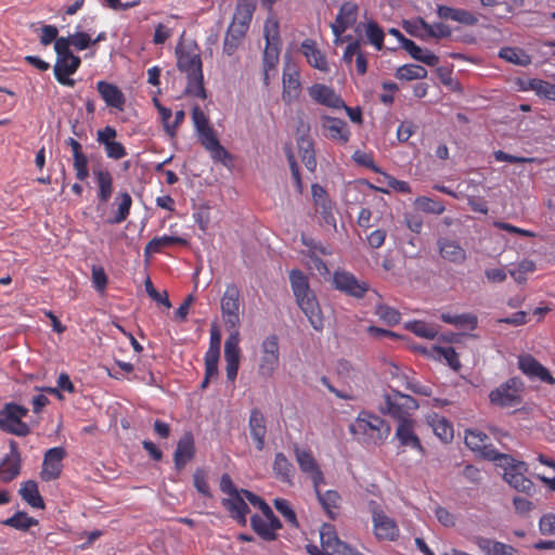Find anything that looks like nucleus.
<instances>
[{"label":"nucleus","instance_id":"nucleus-38","mask_svg":"<svg viewBox=\"0 0 555 555\" xmlns=\"http://www.w3.org/2000/svg\"><path fill=\"white\" fill-rule=\"evenodd\" d=\"M402 48L414 60L422 62L428 66H436L439 63V57L427 49L418 47L413 40L404 39Z\"/></svg>","mask_w":555,"mask_h":555},{"label":"nucleus","instance_id":"nucleus-60","mask_svg":"<svg viewBox=\"0 0 555 555\" xmlns=\"http://www.w3.org/2000/svg\"><path fill=\"white\" fill-rule=\"evenodd\" d=\"M266 44H280L279 22L268 18L263 28Z\"/></svg>","mask_w":555,"mask_h":555},{"label":"nucleus","instance_id":"nucleus-26","mask_svg":"<svg viewBox=\"0 0 555 555\" xmlns=\"http://www.w3.org/2000/svg\"><path fill=\"white\" fill-rule=\"evenodd\" d=\"M195 456V444L192 433L186 431L179 439L176 451L173 453V463L177 470L184 469L186 464Z\"/></svg>","mask_w":555,"mask_h":555},{"label":"nucleus","instance_id":"nucleus-20","mask_svg":"<svg viewBox=\"0 0 555 555\" xmlns=\"http://www.w3.org/2000/svg\"><path fill=\"white\" fill-rule=\"evenodd\" d=\"M198 140L214 162L228 165L232 160L231 154L221 145L212 128L198 132Z\"/></svg>","mask_w":555,"mask_h":555},{"label":"nucleus","instance_id":"nucleus-49","mask_svg":"<svg viewBox=\"0 0 555 555\" xmlns=\"http://www.w3.org/2000/svg\"><path fill=\"white\" fill-rule=\"evenodd\" d=\"M116 203L118 204L117 212L109 220V223H121L128 218L132 206V198L129 193L122 192L116 196Z\"/></svg>","mask_w":555,"mask_h":555},{"label":"nucleus","instance_id":"nucleus-47","mask_svg":"<svg viewBox=\"0 0 555 555\" xmlns=\"http://www.w3.org/2000/svg\"><path fill=\"white\" fill-rule=\"evenodd\" d=\"M2 525L16 530H28L30 527L37 526L38 520L28 516L25 512H17L13 516L3 520Z\"/></svg>","mask_w":555,"mask_h":555},{"label":"nucleus","instance_id":"nucleus-22","mask_svg":"<svg viewBox=\"0 0 555 555\" xmlns=\"http://www.w3.org/2000/svg\"><path fill=\"white\" fill-rule=\"evenodd\" d=\"M322 130L325 138L345 145L350 140V130L347 122L340 118L323 116Z\"/></svg>","mask_w":555,"mask_h":555},{"label":"nucleus","instance_id":"nucleus-36","mask_svg":"<svg viewBox=\"0 0 555 555\" xmlns=\"http://www.w3.org/2000/svg\"><path fill=\"white\" fill-rule=\"evenodd\" d=\"M521 90L533 91L539 98L555 102V85L539 78H529L520 82Z\"/></svg>","mask_w":555,"mask_h":555},{"label":"nucleus","instance_id":"nucleus-27","mask_svg":"<svg viewBox=\"0 0 555 555\" xmlns=\"http://www.w3.org/2000/svg\"><path fill=\"white\" fill-rule=\"evenodd\" d=\"M96 91L108 107L119 112L125 109V94L116 85L100 80L96 82Z\"/></svg>","mask_w":555,"mask_h":555},{"label":"nucleus","instance_id":"nucleus-2","mask_svg":"<svg viewBox=\"0 0 555 555\" xmlns=\"http://www.w3.org/2000/svg\"><path fill=\"white\" fill-rule=\"evenodd\" d=\"M289 282L297 305L308 318L311 326L321 331L323 328V318L318 299L310 288L308 276L300 270L294 269L289 272Z\"/></svg>","mask_w":555,"mask_h":555},{"label":"nucleus","instance_id":"nucleus-54","mask_svg":"<svg viewBox=\"0 0 555 555\" xmlns=\"http://www.w3.org/2000/svg\"><path fill=\"white\" fill-rule=\"evenodd\" d=\"M276 511L284 517L285 521L293 528H298L299 524L295 511L292 508L289 502L285 499H275L273 501Z\"/></svg>","mask_w":555,"mask_h":555},{"label":"nucleus","instance_id":"nucleus-9","mask_svg":"<svg viewBox=\"0 0 555 555\" xmlns=\"http://www.w3.org/2000/svg\"><path fill=\"white\" fill-rule=\"evenodd\" d=\"M332 284L335 289L357 299L364 298L370 289L366 281L357 279L353 273L344 269L333 273Z\"/></svg>","mask_w":555,"mask_h":555},{"label":"nucleus","instance_id":"nucleus-34","mask_svg":"<svg viewBox=\"0 0 555 555\" xmlns=\"http://www.w3.org/2000/svg\"><path fill=\"white\" fill-rule=\"evenodd\" d=\"M300 51L307 59V62L321 72H328V64L324 53L318 48L312 39H306L301 42Z\"/></svg>","mask_w":555,"mask_h":555},{"label":"nucleus","instance_id":"nucleus-6","mask_svg":"<svg viewBox=\"0 0 555 555\" xmlns=\"http://www.w3.org/2000/svg\"><path fill=\"white\" fill-rule=\"evenodd\" d=\"M27 414V408L13 402L5 403L0 410V429L20 437L27 436L30 427L22 421Z\"/></svg>","mask_w":555,"mask_h":555},{"label":"nucleus","instance_id":"nucleus-7","mask_svg":"<svg viewBox=\"0 0 555 555\" xmlns=\"http://www.w3.org/2000/svg\"><path fill=\"white\" fill-rule=\"evenodd\" d=\"M524 383L512 377L489 393L490 402L500 408H514L522 402Z\"/></svg>","mask_w":555,"mask_h":555},{"label":"nucleus","instance_id":"nucleus-58","mask_svg":"<svg viewBox=\"0 0 555 555\" xmlns=\"http://www.w3.org/2000/svg\"><path fill=\"white\" fill-rule=\"evenodd\" d=\"M376 314L379 317L380 320L385 321L389 325L398 324L401 320L400 312L387 305L377 306Z\"/></svg>","mask_w":555,"mask_h":555},{"label":"nucleus","instance_id":"nucleus-52","mask_svg":"<svg viewBox=\"0 0 555 555\" xmlns=\"http://www.w3.org/2000/svg\"><path fill=\"white\" fill-rule=\"evenodd\" d=\"M405 328L422 338L434 339L438 335L436 326L424 321L408 322Z\"/></svg>","mask_w":555,"mask_h":555},{"label":"nucleus","instance_id":"nucleus-14","mask_svg":"<svg viewBox=\"0 0 555 555\" xmlns=\"http://www.w3.org/2000/svg\"><path fill=\"white\" fill-rule=\"evenodd\" d=\"M66 451L63 447H54L46 451L40 472L41 480L49 482L60 478Z\"/></svg>","mask_w":555,"mask_h":555},{"label":"nucleus","instance_id":"nucleus-63","mask_svg":"<svg viewBox=\"0 0 555 555\" xmlns=\"http://www.w3.org/2000/svg\"><path fill=\"white\" fill-rule=\"evenodd\" d=\"M68 41V48L74 46L78 51L86 50L92 43L91 37L87 33L77 31L74 35L64 37Z\"/></svg>","mask_w":555,"mask_h":555},{"label":"nucleus","instance_id":"nucleus-31","mask_svg":"<svg viewBox=\"0 0 555 555\" xmlns=\"http://www.w3.org/2000/svg\"><path fill=\"white\" fill-rule=\"evenodd\" d=\"M358 14V5L353 2H345L341 4L336 16L335 23L331 25L337 39L347 30L349 26L356 23Z\"/></svg>","mask_w":555,"mask_h":555},{"label":"nucleus","instance_id":"nucleus-40","mask_svg":"<svg viewBox=\"0 0 555 555\" xmlns=\"http://www.w3.org/2000/svg\"><path fill=\"white\" fill-rule=\"evenodd\" d=\"M93 175L99 188L98 198L102 204H106L113 194L112 173L106 169H95Z\"/></svg>","mask_w":555,"mask_h":555},{"label":"nucleus","instance_id":"nucleus-21","mask_svg":"<svg viewBox=\"0 0 555 555\" xmlns=\"http://www.w3.org/2000/svg\"><path fill=\"white\" fill-rule=\"evenodd\" d=\"M518 367L531 379L535 378L548 385L555 384V378L550 371L531 354L519 356Z\"/></svg>","mask_w":555,"mask_h":555},{"label":"nucleus","instance_id":"nucleus-13","mask_svg":"<svg viewBox=\"0 0 555 555\" xmlns=\"http://www.w3.org/2000/svg\"><path fill=\"white\" fill-rule=\"evenodd\" d=\"M465 444L474 452L480 454L482 457L496 461L503 455L489 443L490 438L485 433L478 429L465 430Z\"/></svg>","mask_w":555,"mask_h":555},{"label":"nucleus","instance_id":"nucleus-11","mask_svg":"<svg viewBox=\"0 0 555 555\" xmlns=\"http://www.w3.org/2000/svg\"><path fill=\"white\" fill-rule=\"evenodd\" d=\"M240 288L235 284H230L221 298V313L229 328H236L240 325Z\"/></svg>","mask_w":555,"mask_h":555},{"label":"nucleus","instance_id":"nucleus-59","mask_svg":"<svg viewBox=\"0 0 555 555\" xmlns=\"http://www.w3.org/2000/svg\"><path fill=\"white\" fill-rule=\"evenodd\" d=\"M193 485L204 496L211 498L210 488L207 481V474L204 469L197 468L193 474Z\"/></svg>","mask_w":555,"mask_h":555},{"label":"nucleus","instance_id":"nucleus-51","mask_svg":"<svg viewBox=\"0 0 555 555\" xmlns=\"http://www.w3.org/2000/svg\"><path fill=\"white\" fill-rule=\"evenodd\" d=\"M297 145L299 152L301 153V160L305 164L306 168L310 171H313L317 166V160L313 151V144L310 139H305L304 137L300 140H297Z\"/></svg>","mask_w":555,"mask_h":555},{"label":"nucleus","instance_id":"nucleus-45","mask_svg":"<svg viewBox=\"0 0 555 555\" xmlns=\"http://www.w3.org/2000/svg\"><path fill=\"white\" fill-rule=\"evenodd\" d=\"M499 56L520 66H527L531 63L530 55L519 48L504 47L500 50Z\"/></svg>","mask_w":555,"mask_h":555},{"label":"nucleus","instance_id":"nucleus-32","mask_svg":"<svg viewBox=\"0 0 555 555\" xmlns=\"http://www.w3.org/2000/svg\"><path fill=\"white\" fill-rule=\"evenodd\" d=\"M440 256L449 262L461 264L466 260V251L454 240L441 237L437 242Z\"/></svg>","mask_w":555,"mask_h":555},{"label":"nucleus","instance_id":"nucleus-15","mask_svg":"<svg viewBox=\"0 0 555 555\" xmlns=\"http://www.w3.org/2000/svg\"><path fill=\"white\" fill-rule=\"evenodd\" d=\"M315 212L321 216L324 224L336 229V218L334 216V203L330 198L326 190L318 183L311 185Z\"/></svg>","mask_w":555,"mask_h":555},{"label":"nucleus","instance_id":"nucleus-25","mask_svg":"<svg viewBox=\"0 0 555 555\" xmlns=\"http://www.w3.org/2000/svg\"><path fill=\"white\" fill-rule=\"evenodd\" d=\"M395 437L398 439L400 447L411 448L424 453L421 440L415 434V421L413 418L399 422Z\"/></svg>","mask_w":555,"mask_h":555},{"label":"nucleus","instance_id":"nucleus-5","mask_svg":"<svg viewBox=\"0 0 555 555\" xmlns=\"http://www.w3.org/2000/svg\"><path fill=\"white\" fill-rule=\"evenodd\" d=\"M417 408L418 403L413 397L392 390L384 396V406L380 411L399 423L412 418L411 413Z\"/></svg>","mask_w":555,"mask_h":555},{"label":"nucleus","instance_id":"nucleus-41","mask_svg":"<svg viewBox=\"0 0 555 555\" xmlns=\"http://www.w3.org/2000/svg\"><path fill=\"white\" fill-rule=\"evenodd\" d=\"M428 424L442 442L447 443L453 439V425L444 416L438 414L430 415L428 417Z\"/></svg>","mask_w":555,"mask_h":555},{"label":"nucleus","instance_id":"nucleus-56","mask_svg":"<svg viewBox=\"0 0 555 555\" xmlns=\"http://www.w3.org/2000/svg\"><path fill=\"white\" fill-rule=\"evenodd\" d=\"M365 35L370 43H372L377 50H382L384 46L385 34L375 21H369L366 23Z\"/></svg>","mask_w":555,"mask_h":555},{"label":"nucleus","instance_id":"nucleus-33","mask_svg":"<svg viewBox=\"0 0 555 555\" xmlns=\"http://www.w3.org/2000/svg\"><path fill=\"white\" fill-rule=\"evenodd\" d=\"M474 543L486 555H519L517 548L513 545L492 540L486 537H475Z\"/></svg>","mask_w":555,"mask_h":555},{"label":"nucleus","instance_id":"nucleus-10","mask_svg":"<svg viewBox=\"0 0 555 555\" xmlns=\"http://www.w3.org/2000/svg\"><path fill=\"white\" fill-rule=\"evenodd\" d=\"M372 513L374 534L378 540L395 541L399 537V528L395 519L387 516L379 504L371 500L369 503Z\"/></svg>","mask_w":555,"mask_h":555},{"label":"nucleus","instance_id":"nucleus-44","mask_svg":"<svg viewBox=\"0 0 555 555\" xmlns=\"http://www.w3.org/2000/svg\"><path fill=\"white\" fill-rule=\"evenodd\" d=\"M441 320L448 324H452L459 327H465L475 330L478 324V319L473 313L451 314L442 313Z\"/></svg>","mask_w":555,"mask_h":555},{"label":"nucleus","instance_id":"nucleus-64","mask_svg":"<svg viewBox=\"0 0 555 555\" xmlns=\"http://www.w3.org/2000/svg\"><path fill=\"white\" fill-rule=\"evenodd\" d=\"M242 493L245 498V501H248L254 507H257L260 509V512L267 516L272 515V508L269 506V504L260 496L256 495L255 493L250 492L249 490H242Z\"/></svg>","mask_w":555,"mask_h":555},{"label":"nucleus","instance_id":"nucleus-62","mask_svg":"<svg viewBox=\"0 0 555 555\" xmlns=\"http://www.w3.org/2000/svg\"><path fill=\"white\" fill-rule=\"evenodd\" d=\"M91 280L93 287L100 293L103 294L107 287V275L105 270L100 266H93L91 270Z\"/></svg>","mask_w":555,"mask_h":555},{"label":"nucleus","instance_id":"nucleus-57","mask_svg":"<svg viewBox=\"0 0 555 555\" xmlns=\"http://www.w3.org/2000/svg\"><path fill=\"white\" fill-rule=\"evenodd\" d=\"M243 36L236 30V23H231L223 42V52L228 55H232L241 41Z\"/></svg>","mask_w":555,"mask_h":555},{"label":"nucleus","instance_id":"nucleus-16","mask_svg":"<svg viewBox=\"0 0 555 555\" xmlns=\"http://www.w3.org/2000/svg\"><path fill=\"white\" fill-rule=\"evenodd\" d=\"M250 527L262 540L271 542L278 539V530L282 529V522L273 512L270 516L261 513L250 517Z\"/></svg>","mask_w":555,"mask_h":555},{"label":"nucleus","instance_id":"nucleus-12","mask_svg":"<svg viewBox=\"0 0 555 555\" xmlns=\"http://www.w3.org/2000/svg\"><path fill=\"white\" fill-rule=\"evenodd\" d=\"M295 459L302 474L311 478L313 488L321 487L325 483L324 474L313 456L311 450L306 448H294Z\"/></svg>","mask_w":555,"mask_h":555},{"label":"nucleus","instance_id":"nucleus-43","mask_svg":"<svg viewBox=\"0 0 555 555\" xmlns=\"http://www.w3.org/2000/svg\"><path fill=\"white\" fill-rule=\"evenodd\" d=\"M280 57V44H266L263 51V83L269 86L270 72L274 70Z\"/></svg>","mask_w":555,"mask_h":555},{"label":"nucleus","instance_id":"nucleus-18","mask_svg":"<svg viewBox=\"0 0 555 555\" xmlns=\"http://www.w3.org/2000/svg\"><path fill=\"white\" fill-rule=\"evenodd\" d=\"M224 359L227 363V378L229 382L234 383L241 360L240 333L237 331L231 333L224 343Z\"/></svg>","mask_w":555,"mask_h":555},{"label":"nucleus","instance_id":"nucleus-53","mask_svg":"<svg viewBox=\"0 0 555 555\" xmlns=\"http://www.w3.org/2000/svg\"><path fill=\"white\" fill-rule=\"evenodd\" d=\"M253 17V9L248 4L238 5L232 23H236V30L244 36Z\"/></svg>","mask_w":555,"mask_h":555},{"label":"nucleus","instance_id":"nucleus-50","mask_svg":"<svg viewBox=\"0 0 555 555\" xmlns=\"http://www.w3.org/2000/svg\"><path fill=\"white\" fill-rule=\"evenodd\" d=\"M416 209L433 215H441L444 212L446 207L442 202L436 201L427 196H418L414 201Z\"/></svg>","mask_w":555,"mask_h":555},{"label":"nucleus","instance_id":"nucleus-55","mask_svg":"<svg viewBox=\"0 0 555 555\" xmlns=\"http://www.w3.org/2000/svg\"><path fill=\"white\" fill-rule=\"evenodd\" d=\"M434 351H435L436 357L439 359H443L452 370L459 371L461 369V362L459 360V354L453 347L439 346V347H435Z\"/></svg>","mask_w":555,"mask_h":555},{"label":"nucleus","instance_id":"nucleus-39","mask_svg":"<svg viewBox=\"0 0 555 555\" xmlns=\"http://www.w3.org/2000/svg\"><path fill=\"white\" fill-rule=\"evenodd\" d=\"M185 238L171 235L155 236L144 247V255L150 256L153 254L162 253L164 248L173 245H186Z\"/></svg>","mask_w":555,"mask_h":555},{"label":"nucleus","instance_id":"nucleus-1","mask_svg":"<svg viewBox=\"0 0 555 555\" xmlns=\"http://www.w3.org/2000/svg\"><path fill=\"white\" fill-rule=\"evenodd\" d=\"M177 67L186 75L188 94L205 100L207 98L204 87L203 63L201 50L195 42L179 43L176 48Z\"/></svg>","mask_w":555,"mask_h":555},{"label":"nucleus","instance_id":"nucleus-35","mask_svg":"<svg viewBox=\"0 0 555 555\" xmlns=\"http://www.w3.org/2000/svg\"><path fill=\"white\" fill-rule=\"evenodd\" d=\"M313 489L322 508L331 519H335L338 516L340 509V494L335 490H327L322 492L320 487Z\"/></svg>","mask_w":555,"mask_h":555},{"label":"nucleus","instance_id":"nucleus-3","mask_svg":"<svg viewBox=\"0 0 555 555\" xmlns=\"http://www.w3.org/2000/svg\"><path fill=\"white\" fill-rule=\"evenodd\" d=\"M54 50L56 53V62L53 68L55 79L63 86L74 87L75 80L70 76L78 70L81 64L80 57L70 51L68 41L64 37L56 39Z\"/></svg>","mask_w":555,"mask_h":555},{"label":"nucleus","instance_id":"nucleus-48","mask_svg":"<svg viewBox=\"0 0 555 555\" xmlns=\"http://www.w3.org/2000/svg\"><path fill=\"white\" fill-rule=\"evenodd\" d=\"M221 334L216 326L210 330L209 347L205 353V362L219 363L220 359Z\"/></svg>","mask_w":555,"mask_h":555},{"label":"nucleus","instance_id":"nucleus-30","mask_svg":"<svg viewBox=\"0 0 555 555\" xmlns=\"http://www.w3.org/2000/svg\"><path fill=\"white\" fill-rule=\"evenodd\" d=\"M437 15L441 20H450L465 26H476L479 22L478 16L465 9L451 8L444 4L437 5Z\"/></svg>","mask_w":555,"mask_h":555},{"label":"nucleus","instance_id":"nucleus-8","mask_svg":"<svg viewBox=\"0 0 555 555\" xmlns=\"http://www.w3.org/2000/svg\"><path fill=\"white\" fill-rule=\"evenodd\" d=\"M280 365L279 338L272 334L267 336L260 346V358L258 363V375L263 378L273 376Z\"/></svg>","mask_w":555,"mask_h":555},{"label":"nucleus","instance_id":"nucleus-28","mask_svg":"<svg viewBox=\"0 0 555 555\" xmlns=\"http://www.w3.org/2000/svg\"><path fill=\"white\" fill-rule=\"evenodd\" d=\"M248 428L256 449L262 451L266 444L267 422L263 413L257 408L250 411Z\"/></svg>","mask_w":555,"mask_h":555},{"label":"nucleus","instance_id":"nucleus-23","mask_svg":"<svg viewBox=\"0 0 555 555\" xmlns=\"http://www.w3.org/2000/svg\"><path fill=\"white\" fill-rule=\"evenodd\" d=\"M526 470L527 464L525 462H518L505 469L504 479L517 491L529 494L534 486L533 482L525 476L524 473Z\"/></svg>","mask_w":555,"mask_h":555},{"label":"nucleus","instance_id":"nucleus-42","mask_svg":"<svg viewBox=\"0 0 555 555\" xmlns=\"http://www.w3.org/2000/svg\"><path fill=\"white\" fill-rule=\"evenodd\" d=\"M20 495L22 499L34 508H44V501L39 493L38 485L34 480H27L21 485Z\"/></svg>","mask_w":555,"mask_h":555},{"label":"nucleus","instance_id":"nucleus-29","mask_svg":"<svg viewBox=\"0 0 555 555\" xmlns=\"http://www.w3.org/2000/svg\"><path fill=\"white\" fill-rule=\"evenodd\" d=\"M221 504L229 512L230 517L238 525L243 527L247 525L249 507L242 491L235 495L222 499Z\"/></svg>","mask_w":555,"mask_h":555},{"label":"nucleus","instance_id":"nucleus-24","mask_svg":"<svg viewBox=\"0 0 555 555\" xmlns=\"http://www.w3.org/2000/svg\"><path fill=\"white\" fill-rule=\"evenodd\" d=\"M309 96L317 103L331 107L341 108L345 107L343 99L336 94L333 88L323 85L314 83L308 89Z\"/></svg>","mask_w":555,"mask_h":555},{"label":"nucleus","instance_id":"nucleus-61","mask_svg":"<svg viewBox=\"0 0 555 555\" xmlns=\"http://www.w3.org/2000/svg\"><path fill=\"white\" fill-rule=\"evenodd\" d=\"M73 167L76 171V178L78 180L83 181L88 178V157L83 152L73 156Z\"/></svg>","mask_w":555,"mask_h":555},{"label":"nucleus","instance_id":"nucleus-4","mask_svg":"<svg viewBox=\"0 0 555 555\" xmlns=\"http://www.w3.org/2000/svg\"><path fill=\"white\" fill-rule=\"evenodd\" d=\"M349 429L354 435L364 436L366 441L374 444L383 443L390 435L389 424L382 417L366 411L359 413Z\"/></svg>","mask_w":555,"mask_h":555},{"label":"nucleus","instance_id":"nucleus-19","mask_svg":"<svg viewBox=\"0 0 555 555\" xmlns=\"http://www.w3.org/2000/svg\"><path fill=\"white\" fill-rule=\"evenodd\" d=\"M283 91L282 100L285 104H292L298 100L301 93L300 74L295 65L287 64L282 77Z\"/></svg>","mask_w":555,"mask_h":555},{"label":"nucleus","instance_id":"nucleus-46","mask_svg":"<svg viewBox=\"0 0 555 555\" xmlns=\"http://www.w3.org/2000/svg\"><path fill=\"white\" fill-rule=\"evenodd\" d=\"M427 69L417 64H405L396 70V78L400 80L424 79L427 77Z\"/></svg>","mask_w":555,"mask_h":555},{"label":"nucleus","instance_id":"nucleus-17","mask_svg":"<svg viewBox=\"0 0 555 555\" xmlns=\"http://www.w3.org/2000/svg\"><path fill=\"white\" fill-rule=\"evenodd\" d=\"M10 452L0 460V482H11L21 473L22 457L18 450V444L14 440L9 442Z\"/></svg>","mask_w":555,"mask_h":555},{"label":"nucleus","instance_id":"nucleus-37","mask_svg":"<svg viewBox=\"0 0 555 555\" xmlns=\"http://www.w3.org/2000/svg\"><path fill=\"white\" fill-rule=\"evenodd\" d=\"M272 469L278 480L287 485L293 483L295 468L284 453H275Z\"/></svg>","mask_w":555,"mask_h":555}]
</instances>
